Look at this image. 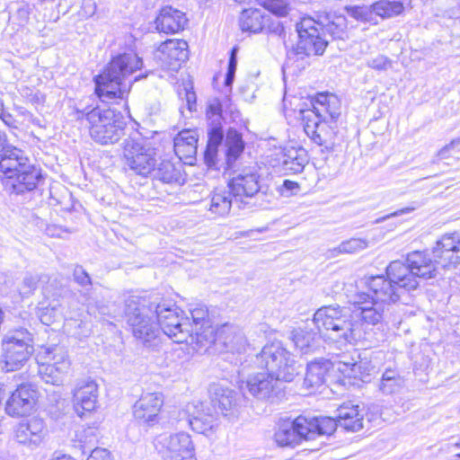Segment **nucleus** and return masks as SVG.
Segmentation results:
<instances>
[{
    "instance_id": "obj_25",
    "label": "nucleus",
    "mask_w": 460,
    "mask_h": 460,
    "mask_svg": "<svg viewBox=\"0 0 460 460\" xmlns=\"http://www.w3.org/2000/svg\"><path fill=\"white\" fill-rule=\"evenodd\" d=\"M188 23L186 14L172 6H164L155 20L156 29L159 31L170 34L183 31Z\"/></svg>"
},
{
    "instance_id": "obj_44",
    "label": "nucleus",
    "mask_w": 460,
    "mask_h": 460,
    "mask_svg": "<svg viewBox=\"0 0 460 460\" xmlns=\"http://www.w3.org/2000/svg\"><path fill=\"white\" fill-rule=\"evenodd\" d=\"M372 13L381 18H391L403 11V5L399 1L380 0L371 5Z\"/></svg>"
},
{
    "instance_id": "obj_27",
    "label": "nucleus",
    "mask_w": 460,
    "mask_h": 460,
    "mask_svg": "<svg viewBox=\"0 0 460 460\" xmlns=\"http://www.w3.org/2000/svg\"><path fill=\"white\" fill-rule=\"evenodd\" d=\"M209 391L214 406L224 416L231 414L238 404L237 393L222 384L211 385Z\"/></svg>"
},
{
    "instance_id": "obj_14",
    "label": "nucleus",
    "mask_w": 460,
    "mask_h": 460,
    "mask_svg": "<svg viewBox=\"0 0 460 460\" xmlns=\"http://www.w3.org/2000/svg\"><path fill=\"white\" fill-rule=\"evenodd\" d=\"M260 180L261 176L255 169H243L234 176L227 184L234 202L249 207L257 206V200L264 195L261 191Z\"/></svg>"
},
{
    "instance_id": "obj_3",
    "label": "nucleus",
    "mask_w": 460,
    "mask_h": 460,
    "mask_svg": "<svg viewBox=\"0 0 460 460\" xmlns=\"http://www.w3.org/2000/svg\"><path fill=\"white\" fill-rule=\"evenodd\" d=\"M346 30L347 20L344 15L329 14L325 17V22L304 18L296 25L299 40L288 55H322L328 44L326 34L332 39H343Z\"/></svg>"
},
{
    "instance_id": "obj_64",
    "label": "nucleus",
    "mask_w": 460,
    "mask_h": 460,
    "mask_svg": "<svg viewBox=\"0 0 460 460\" xmlns=\"http://www.w3.org/2000/svg\"><path fill=\"white\" fill-rule=\"evenodd\" d=\"M340 113L337 111L330 112L332 120H335L339 117Z\"/></svg>"
},
{
    "instance_id": "obj_34",
    "label": "nucleus",
    "mask_w": 460,
    "mask_h": 460,
    "mask_svg": "<svg viewBox=\"0 0 460 460\" xmlns=\"http://www.w3.org/2000/svg\"><path fill=\"white\" fill-rule=\"evenodd\" d=\"M331 362L321 358L307 364L305 384L308 387H318L325 382V376L330 370Z\"/></svg>"
},
{
    "instance_id": "obj_39",
    "label": "nucleus",
    "mask_w": 460,
    "mask_h": 460,
    "mask_svg": "<svg viewBox=\"0 0 460 460\" xmlns=\"http://www.w3.org/2000/svg\"><path fill=\"white\" fill-rule=\"evenodd\" d=\"M220 332L227 334L223 343L228 351L241 354L246 350L248 343L242 331L225 326Z\"/></svg>"
},
{
    "instance_id": "obj_17",
    "label": "nucleus",
    "mask_w": 460,
    "mask_h": 460,
    "mask_svg": "<svg viewBox=\"0 0 460 460\" xmlns=\"http://www.w3.org/2000/svg\"><path fill=\"white\" fill-rule=\"evenodd\" d=\"M192 324L189 344L197 351H206L217 340V332L208 319V310L205 305H198L190 310Z\"/></svg>"
},
{
    "instance_id": "obj_20",
    "label": "nucleus",
    "mask_w": 460,
    "mask_h": 460,
    "mask_svg": "<svg viewBox=\"0 0 460 460\" xmlns=\"http://www.w3.org/2000/svg\"><path fill=\"white\" fill-rule=\"evenodd\" d=\"M188 58V43L183 40H167L155 51V58L161 66L172 71H178Z\"/></svg>"
},
{
    "instance_id": "obj_42",
    "label": "nucleus",
    "mask_w": 460,
    "mask_h": 460,
    "mask_svg": "<svg viewBox=\"0 0 460 460\" xmlns=\"http://www.w3.org/2000/svg\"><path fill=\"white\" fill-rule=\"evenodd\" d=\"M226 146L227 163L231 164L235 161L243 151L244 143L242 135L235 129L230 128L226 133Z\"/></svg>"
},
{
    "instance_id": "obj_58",
    "label": "nucleus",
    "mask_w": 460,
    "mask_h": 460,
    "mask_svg": "<svg viewBox=\"0 0 460 460\" xmlns=\"http://www.w3.org/2000/svg\"><path fill=\"white\" fill-rule=\"evenodd\" d=\"M0 119L10 128H18L19 123L17 119L8 111L4 109L0 114Z\"/></svg>"
},
{
    "instance_id": "obj_4",
    "label": "nucleus",
    "mask_w": 460,
    "mask_h": 460,
    "mask_svg": "<svg viewBox=\"0 0 460 460\" xmlns=\"http://www.w3.org/2000/svg\"><path fill=\"white\" fill-rule=\"evenodd\" d=\"M313 321L319 332H325L328 341L340 346L354 345L365 339L359 323L353 320L350 310L346 307L322 306L314 313Z\"/></svg>"
},
{
    "instance_id": "obj_32",
    "label": "nucleus",
    "mask_w": 460,
    "mask_h": 460,
    "mask_svg": "<svg viewBox=\"0 0 460 460\" xmlns=\"http://www.w3.org/2000/svg\"><path fill=\"white\" fill-rule=\"evenodd\" d=\"M173 147L180 160L194 157L198 149L196 132L190 129L179 132L173 139Z\"/></svg>"
},
{
    "instance_id": "obj_33",
    "label": "nucleus",
    "mask_w": 460,
    "mask_h": 460,
    "mask_svg": "<svg viewBox=\"0 0 460 460\" xmlns=\"http://www.w3.org/2000/svg\"><path fill=\"white\" fill-rule=\"evenodd\" d=\"M308 163L306 151L304 148H286L281 157V166L285 173H300Z\"/></svg>"
},
{
    "instance_id": "obj_53",
    "label": "nucleus",
    "mask_w": 460,
    "mask_h": 460,
    "mask_svg": "<svg viewBox=\"0 0 460 460\" xmlns=\"http://www.w3.org/2000/svg\"><path fill=\"white\" fill-rule=\"evenodd\" d=\"M74 279L82 287L92 285V280L89 274L84 270L82 266H76L74 270Z\"/></svg>"
},
{
    "instance_id": "obj_48",
    "label": "nucleus",
    "mask_w": 460,
    "mask_h": 460,
    "mask_svg": "<svg viewBox=\"0 0 460 460\" xmlns=\"http://www.w3.org/2000/svg\"><path fill=\"white\" fill-rule=\"evenodd\" d=\"M346 13L357 21L369 22L372 20V8L370 6H347Z\"/></svg>"
},
{
    "instance_id": "obj_37",
    "label": "nucleus",
    "mask_w": 460,
    "mask_h": 460,
    "mask_svg": "<svg viewBox=\"0 0 460 460\" xmlns=\"http://www.w3.org/2000/svg\"><path fill=\"white\" fill-rule=\"evenodd\" d=\"M404 378L395 368H385L382 374L378 389L383 394L399 393L404 386Z\"/></svg>"
},
{
    "instance_id": "obj_12",
    "label": "nucleus",
    "mask_w": 460,
    "mask_h": 460,
    "mask_svg": "<svg viewBox=\"0 0 460 460\" xmlns=\"http://www.w3.org/2000/svg\"><path fill=\"white\" fill-rule=\"evenodd\" d=\"M123 160L125 165L134 173L146 177L155 167V153L137 134L123 141Z\"/></svg>"
},
{
    "instance_id": "obj_49",
    "label": "nucleus",
    "mask_w": 460,
    "mask_h": 460,
    "mask_svg": "<svg viewBox=\"0 0 460 460\" xmlns=\"http://www.w3.org/2000/svg\"><path fill=\"white\" fill-rule=\"evenodd\" d=\"M38 282L39 278L37 276L27 273L19 284L18 291L20 295L23 297H28L32 295L37 288Z\"/></svg>"
},
{
    "instance_id": "obj_29",
    "label": "nucleus",
    "mask_w": 460,
    "mask_h": 460,
    "mask_svg": "<svg viewBox=\"0 0 460 460\" xmlns=\"http://www.w3.org/2000/svg\"><path fill=\"white\" fill-rule=\"evenodd\" d=\"M289 339L302 354L314 351L320 345L319 332L307 326L295 328L291 331Z\"/></svg>"
},
{
    "instance_id": "obj_15",
    "label": "nucleus",
    "mask_w": 460,
    "mask_h": 460,
    "mask_svg": "<svg viewBox=\"0 0 460 460\" xmlns=\"http://www.w3.org/2000/svg\"><path fill=\"white\" fill-rule=\"evenodd\" d=\"M155 447L164 460H196L194 444L185 432L160 435Z\"/></svg>"
},
{
    "instance_id": "obj_41",
    "label": "nucleus",
    "mask_w": 460,
    "mask_h": 460,
    "mask_svg": "<svg viewBox=\"0 0 460 460\" xmlns=\"http://www.w3.org/2000/svg\"><path fill=\"white\" fill-rule=\"evenodd\" d=\"M68 372L66 365L61 364V367H54L50 364L40 363L39 374L41 379L47 383L54 385H59L63 383L65 375Z\"/></svg>"
},
{
    "instance_id": "obj_62",
    "label": "nucleus",
    "mask_w": 460,
    "mask_h": 460,
    "mask_svg": "<svg viewBox=\"0 0 460 460\" xmlns=\"http://www.w3.org/2000/svg\"><path fill=\"white\" fill-rule=\"evenodd\" d=\"M46 231H47V234L50 236L60 237L61 233H63L65 230L62 227H58L56 226H50L47 227Z\"/></svg>"
},
{
    "instance_id": "obj_52",
    "label": "nucleus",
    "mask_w": 460,
    "mask_h": 460,
    "mask_svg": "<svg viewBox=\"0 0 460 460\" xmlns=\"http://www.w3.org/2000/svg\"><path fill=\"white\" fill-rule=\"evenodd\" d=\"M367 66L376 70H387L391 66V60L383 55H378L369 59Z\"/></svg>"
},
{
    "instance_id": "obj_35",
    "label": "nucleus",
    "mask_w": 460,
    "mask_h": 460,
    "mask_svg": "<svg viewBox=\"0 0 460 460\" xmlns=\"http://www.w3.org/2000/svg\"><path fill=\"white\" fill-rule=\"evenodd\" d=\"M223 140L224 132L220 126H215L208 129L204 162L210 168L217 165L218 147L222 145Z\"/></svg>"
},
{
    "instance_id": "obj_63",
    "label": "nucleus",
    "mask_w": 460,
    "mask_h": 460,
    "mask_svg": "<svg viewBox=\"0 0 460 460\" xmlns=\"http://www.w3.org/2000/svg\"><path fill=\"white\" fill-rule=\"evenodd\" d=\"M52 460H75L73 457L69 456H62L60 457H57L55 459H52Z\"/></svg>"
},
{
    "instance_id": "obj_30",
    "label": "nucleus",
    "mask_w": 460,
    "mask_h": 460,
    "mask_svg": "<svg viewBox=\"0 0 460 460\" xmlns=\"http://www.w3.org/2000/svg\"><path fill=\"white\" fill-rule=\"evenodd\" d=\"M234 195L228 187L224 189H216L210 194L208 211L214 218L226 217L229 215Z\"/></svg>"
},
{
    "instance_id": "obj_56",
    "label": "nucleus",
    "mask_w": 460,
    "mask_h": 460,
    "mask_svg": "<svg viewBox=\"0 0 460 460\" xmlns=\"http://www.w3.org/2000/svg\"><path fill=\"white\" fill-rule=\"evenodd\" d=\"M222 112V104L218 99H213L209 102L207 113L213 116H217V121H219V118Z\"/></svg>"
},
{
    "instance_id": "obj_19",
    "label": "nucleus",
    "mask_w": 460,
    "mask_h": 460,
    "mask_svg": "<svg viewBox=\"0 0 460 460\" xmlns=\"http://www.w3.org/2000/svg\"><path fill=\"white\" fill-rule=\"evenodd\" d=\"M38 391L31 384H22L13 391L6 400L5 411L10 416L30 415L38 401Z\"/></svg>"
},
{
    "instance_id": "obj_61",
    "label": "nucleus",
    "mask_w": 460,
    "mask_h": 460,
    "mask_svg": "<svg viewBox=\"0 0 460 460\" xmlns=\"http://www.w3.org/2000/svg\"><path fill=\"white\" fill-rule=\"evenodd\" d=\"M188 109L191 111L196 104V94L194 92L185 89Z\"/></svg>"
},
{
    "instance_id": "obj_16",
    "label": "nucleus",
    "mask_w": 460,
    "mask_h": 460,
    "mask_svg": "<svg viewBox=\"0 0 460 460\" xmlns=\"http://www.w3.org/2000/svg\"><path fill=\"white\" fill-rule=\"evenodd\" d=\"M282 379H277L275 375L270 372L250 375L245 382L240 385V389L245 395L248 393L252 397L274 402L284 396V390L279 383Z\"/></svg>"
},
{
    "instance_id": "obj_59",
    "label": "nucleus",
    "mask_w": 460,
    "mask_h": 460,
    "mask_svg": "<svg viewBox=\"0 0 460 460\" xmlns=\"http://www.w3.org/2000/svg\"><path fill=\"white\" fill-rule=\"evenodd\" d=\"M414 210V208H402V209H399L397 211H394L391 214H388L385 217H379L377 219H376L375 223L378 224V223H382L384 221H385L386 219L388 218H391V217H398V216H401V215H403V214H407V213H410L411 211Z\"/></svg>"
},
{
    "instance_id": "obj_18",
    "label": "nucleus",
    "mask_w": 460,
    "mask_h": 460,
    "mask_svg": "<svg viewBox=\"0 0 460 460\" xmlns=\"http://www.w3.org/2000/svg\"><path fill=\"white\" fill-rule=\"evenodd\" d=\"M64 288L57 280H49L43 288L44 301L37 307V316L45 325H50L61 320L63 316L62 304L59 297L64 293Z\"/></svg>"
},
{
    "instance_id": "obj_8",
    "label": "nucleus",
    "mask_w": 460,
    "mask_h": 460,
    "mask_svg": "<svg viewBox=\"0 0 460 460\" xmlns=\"http://www.w3.org/2000/svg\"><path fill=\"white\" fill-rule=\"evenodd\" d=\"M0 179H7L12 192L20 195L36 190L42 180L40 170L30 164L29 158L22 152L17 158H9L1 165Z\"/></svg>"
},
{
    "instance_id": "obj_47",
    "label": "nucleus",
    "mask_w": 460,
    "mask_h": 460,
    "mask_svg": "<svg viewBox=\"0 0 460 460\" xmlns=\"http://www.w3.org/2000/svg\"><path fill=\"white\" fill-rule=\"evenodd\" d=\"M367 247V242L360 238H352L342 242L337 248L340 253H354Z\"/></svg>"
},
{
    "instance_id": "obj_38",
    "label": "nucleus",
    "mask_w": 460,
    "mask_h": 460,
    "mask_svg": "<svg viewBox=\"0 0 460 460\" xmlns=\"http://www.w3.org/2000/svg\"><path fill=\"white\" fill-rule=\"evenodd\" d=\"M38 358L44 364H50L54 367H61V364L66 365V370L70 368V360L68 359L66 351L63 347L53 345L50 347H41L38 354Z\"/></svg>"
},
{
    "instance_id": "obj_26",
    "label": "nucleus",
    "mask_w": 460,
    "mask_h": 460,
    "mask_svg": "<svg viewBox=\"0 0 460 460\" xmlns=\"http://www.w3.org/2000/svg\"><path fill=\"white\" fill-rule=\"evenodd\" d=\"M336 419L332 418L336 427L340 426L344 429L356 432L363 428L364 409L358 404L345 402L337 410Z\"/></svg>"
},
{
    "instance_id": "obj_54",
    "label": "nucleus",
    "mask_w": 460,
    "mask_h": 460,
    "mask_svg": "<svg viewBox=\"0 0 460 460\" xmlns=\"http://www.w3.org/2000/svg\"><path fill=\"white\" fill-rule=\"evenodd\" d=\"M300 187L299 184L296 181L290 180H285L283 184L279 188V191L282 196L289 197L295 195L298 192Z\"/></svg>"
},
{
    "instance_id": "obj_7",
    "label": "nucleus",
    "mask_w": 460,
    "mask_h": 460,
    "mask_svg": "<svg viewBox=\"0 0 460 460\" xmlns=\"http://www.w3.org/2000/svg\"><path fill=\"white\" fill-rule=\"evenodd\" d=\"M125 316L134 337L146 347L158 344L160 328L152 297L131 296L126 301Z\"/></svg>"
},
{
    "instance_id": "obj_6",
    "label": "nucleus",
    "mask_w": 460,
    "mask_h": 460,
    "mask_svg": "<svg viewBox=\"0 0 460 460\" xmlns=\"http://www.w3.org/2000/svg\"><path fill=\"white\" fill-rule=\"evenodd\" d=\"M91 138L101 145L117 143L124 135L126 122L120 112L99 106L76 111Z\"/></svg>"
},
{
    "instance_id": "obj_60",
    "label": "nucleus",
    "mask_w": 460,
    "mask_h": 460,
    "mask_svg": "<svg viewBox=\"0 0 460 460\" xmlns=\"http://www.w3.org/2000/svg\"><path fill=\"white\" fill-rule=\"evenodd\" d=\"M460 145V138H457V139H454L452 140L448 145H446L444 147H442L438 153V155L440 157V158H447V154L452 150L453 148H455L456 146H459Z\"/></svg>"
},
{
    "instance_id": "obj_11",
    "label": "nucleus",
    "mask_w": 460,
    "mask_h": 460,
    "mask_svg": "<svg viewBox=\"0 0 460 460\" xmlns=\"http://www.w3.org/2000/svg\"><path fill=\"white\" fill-rule=\"evenodd\" d=\"M3 368L6 372L20 369L33 353L32 336L26 329L8 332L2 342Z\"/></svg>"
},
{
    "instance_id": "obj_28",
    "label": "nucleus",
    "mask_w": 460,
    "mask_h": 460,
    "mask_svg": "<svg viewBox=\"0 0 460 460\" xmlns=\"http://www.w3.org/2000/svg\"><path fill=\"white\" fill-rule=\"evenodd\" d=\"M337 369L348 378L359 379L367 382L375 373V367L370 360L358 357V360L351 358L349 361L341 360L337 363Z\"/></svg>"
},
{
    "instance_id": "obj_1",
    "label": "nucleus",
    "mask_w": 460,
    "mask_h": 460,
    "mask_svg": "<svg viewBox=\"0 0 460 460\" xmlns=\"http://www.w3.org/2000/svg\"><path fill=\"white\" fill-rule=\"evenodd\" d=\"M460 263V234L453 232L443 234L432 249V258L427 252L415 251L409 253L405 262H390V274L394 279L404 281L402 287L416 290L420 280L436 277L438 267L456 268Z\"/></svg>"
},
{
    "instance_id": "obj_13",
    "label": "nucleus",
    "mask_w": 460,
    "mask_h": 460,
    "mask_svg": "<svg viewBox=\"0 0 460 460\" xmlns=\"http://www.w3.org/2000/svg\"><path fill=\"white\" fill-rule=\"evenodd\" d=\"M390 264L386 267L385 274L371 276L366 279V285L371 291L370 299L383 305L402 302L409 303L407 296L411 290L403 288L404 281L394 279L389 271Z\"/></svg>"
},
{
    "instance_id": "obj_46",
    "label": "nucleus",
    "mask_w": 460,
    "mask_h": 460,
    "mask_svg": "<svg viewBox=\"0 0 460 460\" xmlns=\"http://www.w3.org/2000/svg\"><path fill=\"white\" fill-rule=\"evenodd\" d=\"M258 3L277 16H286L289 10V0H258Z\"/></svg>"
},
{
    "instance_id": "obj_31",
    "label": "nucleus",
    "mask_w": 460,
    "mask_h": 460,
    "mask_svg": "<svg viewBox=\"0 0 460 460\" xmlns=\"http://www.w3.org/2000/svg\"><path fill=\"white\" fill-rule=\"evenodd\" d=\"M44 423L40 419H31L18 425L15 432L16 439L21 444H39L44 434Z\"/></svg>"
},
{
    "instance_id": "obj_22",
    "label": "nucleus",
    "mask_w": 460,
    "mask_h": 460,
    "mask_svg": "<svg viewBox=\"0 0 460 460\" xmlns=\"http://www.w3.org/2000/svg\"><path fill=\"white\" fill-rule=\"evenodd\" d=\"M164 404L160 393H143L133 406L134 418L141 424L153 426L159 421V413Z\"/></svg>"
},
{
    "instance_id": "obj_2",
    "label": "nucleus",
    "mask_w": 460,
    "mask_h": 460,
    "mask_svg": "<svg viewBox=\"0 0 460 460\" xmlns=\"http://www.w3.org/2000/svg\"><path fill=\"white\" fill-rule=\"evenodd\" d=\"M142 65V59L135 53H124L112 58L104 71L95 77V92L99 98L106 102L124 99L133 82L146 77L144 75L130 79V75L140 69Z\"/></svg>"
},
{
    "instance_id": "obj_50",
    "label": "nucleus",
    "mask_w": 460,
    "mask_h": 460,
    "mask_svg": "<svg viewBox=\"0 0 460 460\" xmlns=\"http://www.w3.org/2000/svg\"><path fill=\"white\" fill-rule=\"evenodd\" d=\"M76 437L79 439L80 447L83 448L82 454L84 455L86 450H91L90 447H87V444L95 441L97 437L96 429L93 428L84 429L82 433H77Z\"/></svg>"
},
{
    "instance_id": "obj_21",
    "label": "nucleus",
    "mask_w": 460,
    "mask_h": 460,
    "mask_svg": "<svg viewBox=\"0 0 460 460\" xmlns=\"http://www.w3.org/2000/svg\"><path fill=\"white\" fill-rule=\"evenodd\" d=\"M239 26L242 31L249 33H261L264 31L279 32V22H272L270 14L257 8L243 10L239 16Z\"/></svg>"
},
{
    "instance_id": "obj_55",
    "label": "nucleus",
    "mask_w": 460,
    "mask_h": 460,
    "mask_svg": "<svg viewBox=\"0 0 460 460\" xmlns=\"http://www.w3.org/2000/svg\"><path fill=\"white\" fill-rule=\"evenodd\" d=\"M90 451L91 454L86 460H111L110 452L107 449L96 447Z\"/></svg>"
},
{
    "instance_id": "obj_24",
    "label": "nucleus",
    "mask_w": 460,
    "mask_h": 460,
    "mask_svg": "<svg viewBox=\"0 0 460 460\" xmlns=\"http://www.w3.org/2000/svg\"><path fill=\"white\" fill-rule=\"evenodd\" d=\"M98 385L88 378L79 381L73 392L74 409L79 417L93 411L97 403Z\"/></svg>"
},
{
    "instance_id": "obj_51",
    "label": "nucleus",
    "mask_w": 460,
    "mask_h": 460,
    "mask_svg": "<svg viewBox=\"0 0 460 460\" xmlns=\"http://www.w3.org/2000/svg\"><path fill=\"white\" fill-rule=\"evenodd\" d=\"M236 66H237L236 49L234 48L231 50V54H230L229 61H228L227 73H226V79H225V85L226 87H231V85L234 80Z\"/></svg>"
},
{
    "instance_id": "obj_43",
    "label": "nucleus",
    "mask_w": 460,
    "mask_h": 460,
    "mask_svg": "<svg viewBox=\"0 0 460 460\" xmlns=\"http://www.w3.org/2000/svg\"><path fill=\"white\" fill-rule=\"evenodd\" d=\"M336 131L334 128L323 121L317 128L316 133L310 138L317 145L324 146L328 150H332L335 146Z\"/></svg>"
},
{
    "instance_id": "obj_23",
    "label": "nucleus",
    "mask_w": 460,
    "mask_h": 460,
    "mask_svg": "<svg viewBox=\"0 0 460 460\" xmlns=\"http://www.w3.org/2000/svg\"><path fill=\"white\" fill-rule=\"evenodd\" d=\"M351 303L355 306L354 314L362 321L359 327L363 324L376 325L382 321L385 305L371 300L369 294L358 292L354 295Z\"/></svg>"
},
{
    "instance_id": "obj_9",
    "label": "nucleus",
    "mask_w": 460,
    "mask_h": 460,
    "mask_svg": "<svg viewBox=\"0 0 460 460\" xmlns=\"http://www.w3.org/2000/svg\"><path fill=\"white\" fill-rule=\"evenodd\" d=\"M255 363L284 382L293 381L298 374L296 361L279 341L264 345L255 356Z\"/></svg>"
},
{
    "instance_id": "obj_10",
    "label": "nucleus",
    "mask_w": 460,
    "mask_h": 460,
    "mask_svg": "<svg viewBox=\"0 0 460 460\" xmlns=\"http://www.w3.org/2000/svg\"><path fill=\"white\" fill-rule=\"evenodd\" d=\"M152 300L160 332L162 331L176 343L186 342L189 344V339L191 337L189 329L190 323L182 322L184 320L181 315L182 311L174 304L162 300L158 296L152 297Z\"/></svg>"
},
{
    "instance_id": "obj_45",
    "label": "nucleus",
    "mask_w": 460,
    "mask_h": 460,
    "mask_svg": "<svg viewBox=\"0 0 460 460\" xmlns=\"http://www.w3.org/2000/svg\"><path fill=\"white\" fill-rule=\"evenodd\" d=\"M304 120V130L310 137L316 133L317 128L323 123L320 115L314 110L300 111Z\"/></svg>"
},
{
    "instance_id": "obj_40",
    "label": "nucleus",
    "mask_w": 460,
    "mask_h": 460,
    "mask_svg": "<svg viewBox=\"0 0 460 460\" xmlns=\"http://www.w3.org/2000/svg\"><path fill=\"white\" fill-rule=\"evenodd\" d=\"M155 178L164 183H178L183 181L181 169L176 167L170 161H163L159 164L155 171Z\"/></svg>"
},
{
    "instance_id": "obj_36",
    "label": "nucleus",
    "mask_w": 460,
    "mask_h": 460,
    "mask_svg": "<svg viewBox=\"0 0 460 460\" xmlns=\"http://www.w3.org/2000/svg\"><path fill=\"white\" fill-rule=\"evenodd\" d=\"M200 408L201 411L198 410L191 413V417L189 418L188 423L195 432L208 437L214 433L217 421L213 415L203 412L202 403H200Z\"/></svg>"
},
{
    "instance_id": "obj_57",
    "label": "nucleus",
    "mask_w": 460,
    "mask_h": 460,
    "mask_svg": "<svg viewBox=\"0 0 460 460\" xmlns=\"http://www.w3.org/2000/svg\"><path fill=\"white\" fill-rule=\"evenodd\" d=\"M0 119L10 128H18L19 123L17 119L8 111L4 109L0 114Z\"/></svg>"
},
{
    "instance_id": "obj_5",
    "label": "nucleus",
    "mask_w": 460,
    "mask_h": 460,
    "mask_svg": "<svg viewBox=\"0 0 460 460\" xmlns=\"http://www.w3.org/2000/svg\"><path fill=\"white\" fill-rule=\"evenodd\" d=\"M336 429L335 421L330 417L298 416L295 420H280L274 434L279 447H294L303 439L312 440L319 436L332 435Z\"/></svg>"
}]
</instances>
